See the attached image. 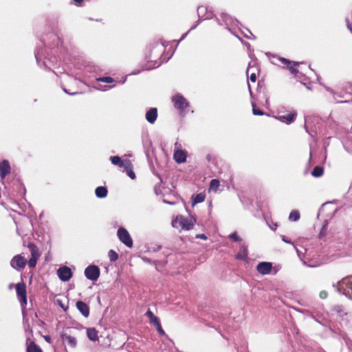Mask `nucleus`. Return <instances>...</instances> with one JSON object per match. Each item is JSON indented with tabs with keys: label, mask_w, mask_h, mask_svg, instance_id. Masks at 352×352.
Wrapping results in <instances>:
<instances>
[{
	"label": "nucleus",
	"mask_w": 352,
	"mask_h": 352,
	"mask_svg": "<svg viewBox=\"0 0 352 352\" xmlns=\"http://www.w3.org/2000/svg\"><path fill=\"white\" fill-rule=\"evenodd\" d=\"M182 229L190 230L192 229L195 220L192 218H187L182 216Z\"/></svg>",
	"instance_id": "nucleus-12"
},
{
	"label": "nucleus",
	"mask_w": 352,
	"mask_h": 352,
	"mask_svg": "<svg viewBox=\"0 0 352 352\" xmlns=\"http://www.w3.org/2000/svg\"><path fill=\"white\" fill-rule=\"evenodd\" d=\"M220 186V182L217 179H213L210 181V188L214 191H217Z\"/></svg>",
	"instance_id": "nucleus-27"
},
{
	"label": "nucleus",
	"mask_w": 352,
	"mask_h": 352,
	"mask_svg": "<svg viewBox=\"0 0 352 352\" xmlns=\"http://www.w3.org/2000/svg\"><path fill=\"white\" fill-rule=\"evenodd\" d=\"M276 59L282 64H283L284 66H285L289 69V71L294 76H296L298 74L299 72L297 69V67L299 66V65L301 63L290 61L287 58L280 57H277Z\"/></svg>",
	"instance_id": "nucleus-5"
},
{
	"label": "nucleus",
	"mask_w": 352,
	"mask_h": 352,
	"mask_svg": "<svg viewBox=\"0 0 352 352\" xmlns=\"http://www.w3.org/2000/svg\"><path fill=\"white\" fill-rule=\"evenodd\" d=\"M296 116L297 113L295 111H287L278 113L275 118L282 122L289 124L296 120Z\"/></svg>",
	"instance_id": "nucleus-3"
},
{
	"label": "nucleus",
	"mask_w": 352,
	"mask_h": 352,
	"mask_svg": "<svg viewBox=\"0 0 352 352\" xmlns=\"http://www.w3.org/2000/svg\"><path fill=\"white\" fill-rule=\"evenodd\" d=\"M28 248H29L30 253H31V257H35L38 258L41 256V253L39 252V250L38 247L32 242H29L28 244Z\"/></svg>",
	"instance_id": "nucleus-16"
},
{
	"label": "nucleus",
	"mask_w": 352,
	"mask_h": 352,
	"mask_svg": "<svg viewBox=\"0 0 352 352\" xmlns=\"http://www.w3.org/2000/svg\"><path fill=\"white\" fill-rule=\"evenodd\" d=\"M38 258L31 257L28 261V265L30 267L33 268L36 266Z\"/></svg>",
	"instance_id": "nucleus-32"
},
{
	"label": "nucleus",
	"mask_w": 352,
	"mask_h": 352,
	"mask_svg": "<svg viewBox=\"0 0 352 352\" xmlns=\"http://www.w3.org/2000/svg\"><path fill=\"white\" fill-rule=\"evenodd\" d=\"M98 331L95 328H88L87 329V335L88 338L91 341H97L98 340Z\"/></svg>",
	"instance_id": "nucleus-19"
},
{
	"label": "nucleus",
	"mask_w": 352,
	"mask_h": 352,
	"mask_svg": "<svg viewBox=\"0 0 352 352\" xmlns=\"http://www.w3.org/2000/svg\"><path fill=\"white\" fill-rule=\"evenodd\" d=\"M111 162L114 165H118L120 167H124L125 161H122L119 156L111 157Z\"/></svg>",
	"instance_id": "nucleus-25"
},
{
	"label": "nucleus",
	"mask_w": 352,
	"mask_h": 352,
	"mask_svg": "<svg viewBox=\"0 0 352 352\" xmlns=\"http://www.w3.org/2000/svg\"><path fill=\"white\" fill-rule=\"evenodd\" d=\"M157 117V109L156 108H151L146 113V119L151 124H153L155 122Z\"/></svg>",
	"instance_id": "nucleus-15"
},
{
	"label": "nucleus",
	"mask_w": 352,
	"mask_h": 352,
	"mask_svg": "<svg viewBox=\"0 0 352 352\" xmlns=\"http://www.w3.org/2000/svg\"><path fill=\"white\" fill-rule=\"evenodd\" d=\"M108 256H109L110 261H111V262H114L118 259V253L113 250H111L109 251Z\"/></svg>",
	"instance_id": "nucleus-28"
},
{
	"label": "nucleus",
	"mask_w": 352,
	"mask_h": 352,
	"mask_svg": "<svg viewBox=\"0 0 352 352\" xmlns=\"http://www.w3.org/2000/svg\"><path fill=\"white\" fill-rule=\"evenodd\" d=\"M182 216H177L176 218L173 219L172 221V226L173 228H175L177 229H182Z\"/></svg>",
	"instance_id": "nucleus-26"
},
{
	"label": "nucleus",
	"mask_w": 352,
	"mask_h": 352,
	"mask_svg": "<svg viewBox=\"0 0 352 352\" xmlns=\"http://www.w3.org/2000/svg\"><path fill=\"white\" fill-rule=\"evenodd\" d=\"M156 47H160V49H161V51H162V50H163V46H162V45H157V46H156Z\"/></svg>",
	"instance_id": "nucleus-43"
},
{
	"label": "nucleus",
	"mask_w": 352,
	"mask_h": 352,
	"mask_svg": "<svg viewBox=\"0 0 352 352\" xmlns=\"http://www.w3.org/2000/svg\"><path fill=\"white\" fill-rule=\"evenodd\" d=\"M28 263L27 259L21 256V254H17L14 256L11 261L10 265L15 270H19L21 269H23Z\"/></svg>",
	"instance_id": "nucleus-8"
},
{
	"label": "nucleus",
	"mask_w": 352,
	"mask_h": 352,
	"mask_svg": "<svg viewBox=\"0 0 352 352\" xmlns=\"http://www.w3.org/2000/svg\"><path fill=\"white\" fill-rule=\"evenodd\" d=\"M157 332L159 333L160 335L161 336H164L165 334V331H164V329H162V326H161V324H158V325H157L155 327Z\"/></svg>",
	"instance_id": "nucleus-34"
},
{
	"label": "nucleus",
	"mask_w": 352,
	"mask_h": 352,
	"mask_svg": "<svg viewBox=\"0 0 352 352\" xmlns=\"http://www.w3.org/2000/svg\"><path fill=\"white\" fill-rule=\"evenodd\" d=\"M118 236L120 241L126 246L131 248L133 246V241L129 232L124 228H120L117 232Z\"/></svg>",
	"instance_id": "nucleus-6"
},
{
	"label": "nucleus",
	"mask_w": 352,
	"mask_h": 352,
	"mask_svg": "<svg viewBox=\"0 0 352 352\" xmlns=\"http://www.w3.org/2000/svg\"><path fill=\"white\" fill-rule=\"evenodd\" d=\"M250 79L252 82H255L257 77L255 73H251L250 75Z\"/></svg>",
	"instance_id": "nucleus-39"
},
{
	"label": "nucleus",
	"mask_w": 352,
	"mask_h": 352,
	"mask_svg": "<svg viewBox=\"0 0 352 352\" xmlns=\"http://www.w3.org/2000/svg\"><path fill=\"white\" fill-rule=\"evenodd\" d=\"M76 307L84 317L87 318L89 316V307L85 302L81 300L78 301Z\"/></svg>",
	"instance_id": "nucleus-13"
},
{
	"label": "nucleus",
	"mask_w": 352,
	"mask_h": 352,
	"mask_svg": "<svg viewBox=\"0 0 352 352\" xmlns=\"http://www.w3.org/2000/svg\"><path fill=\"white\" fill-rule=\"evenodd\" d=\"M252 107H253V109H252V111H253V113L254 115H256V116H263L264 114L263 111L259 109H256L255 107V104H252Z\"/></svg>",
	"instance_id": "nucleus-33"
},
{
	"label": "nucleus",
	"mask_w": 352,
	"mask_h": 352,
	"mask_svg": "<svg viewBox=\"0 0 352 352\" xmlns=\"http://www.w3.org/2000/svg\"><path fill=\"white\" fill-rule=\"evenodd\" d=\"M145 315L148 318L149 322L153 324L155 327L160 323L159 318L150 309L147 310Z\"/></svg>",
	"instance_id": "nucleus-18"
},
{
	"label": "nucleus",
	"mask_w": 352,
	"mask_h": 352,
	"mask_svg": "<svg viewBox=\"0 0 352 352\" xmlns=\"http://www.w3.org/2000/svg\"><path fill=\"white\" fill-rule=\"evenodd\" d=\"M205 195L202 194V193H199L196 195H193L192 197V206L197 204H199V203H201L204 201L205 199Z\"/></svg>",
	"instance_id": "nucleus-24"
},
{
	"label": "nucleus",
	"mask_w": 352,
	"mask_h": 352,
	"mask_svg": "<svg viewBox=\"0 0 352 352\" xmlns=\"http://www.w3.org/2000/svg\"><path fill=\"white\" fill-rule=\"evenodd\" d=\"M172 102L174 107L177 109L180 113H183L185 109L188 107V102L186 99L180 94H176L172 98Z\"/></svg>",
	"instance_id": "nucleus-4"
},
{
	"label": "nucleus",
	"mask_w": 352,
	"mask_h": 352,
	"mask_svg": "<svg viewBox=\"0 0 352 352\" xmlns=\"http://www.w3.org/2000/svg\"><path fill=\"white\" fill-rule=\"evenodd\" d=\"M27 352H43V351L34 342H31L27 347Z\"/></svg>",
	"instance_id": "nucleus-22"
},
{
	"label": "nucleus",
	"mask_w": 352,
	"mask_h": 352,
	"mask_svg": "<svg viewBox=\"0 0 352 352\" xmlns=\"http://www.w3.org/2000/svg\"><path fill=\"white\" fill-rule=\"evenodd\" d=\"M338 290L346 296L352 299V275L343 278L338 283Z\"/></svg>",
	"instance_id": "nucleus-1"
},
{
	"label": "nucleus",
	"mask_w": 352,
	"mask_h": 352,
	"mask_svg": "<svg viewBox=\"0 0 352 352\" xmlns=\"http://www.w3.org/2000/svg\"><path fill=\"white\" fill-rule=\"evenodd\" d=\"M56 303L65 311H66L68 308H69V305H68V301H66V302H63L62 300L60 299H57L56 300Z\"/></svg>",
	"instance_id": "nucleus-30"
},
{
	"label": "nucleus",
	"mask_w": 352,
	"mask_h": 352,
	"mask_svg": "<svg viewBox=\"0 0 352 352\" xmlns=\"http://www.w3.org/2000/svg\"><path fill=\"white\" fill-rule=\"evenodd\" d=\"M11 172V167L7 160L0 162V178L4 179Z\"/></svg>",
	"instance_id": "nucleus-10"
},
{
	"label": "nucleus",
	"mask_w": 352,
	"mask_h": 352,
	"mask_svg": "<svg viewBox=\"0 0 352 352\" xmlns=\"http://www.w3.org/2000/svg\"><path fill=\"white\" fill-rule=\"evenodd\" d=\"M107 189L103 186H99L96 188L95 193L98 198H104L107 195Z\"/></svg>",
	"instance_id": "nucleus-21"
},
{
	"label": "nucleus",
	"mask_w": 352,
	"mask_h": 352,
	"mask_svg": "<svg viewBox=\"0 0 352 352\" xmlns=\"http://www.w3.org/2000/svg\"><path fill=\"white\" fill-rule=\"evenodd\" d=\"M61 338L63 340L67 341L71 347L74 348L76 346L77 342L74 337L67 335L66 333H63Z\"/></svg>",
	"instance_id": "nucleus-20"
},
{
	"label": "nucleus",
	"mask_w": 352,
	"mask_h": 352,
	"mask_svg": "<svg viewBox=\"0 0 352 352\" xmlns=\"http://www.w3.org/2000/svg\"><path fill=\"white\" fill-rule=\"evenodd\" d=\"M196 238L197 239H204V240L207 239V236L204 234H197V235H196Z\"/></svg>",
	"instance_id": "nucleus-40"
},
{
	"label": "nucleus",
	"mask_w": 352,
	"mask_h": 352,
	"mask_svg": "<svg viewBox=\"0 0 352 352\" xmlns=\"http://www.w3.org/2000/svg\"><path fill=\"white\" fill-rule=\"evenodd\" d=\"M283 240H284V241H285V242H286V243H289V241H287V240H285V239H283Z\"/></svg>",
	"instance_id": "nucleus-45"
},
{
	"label": "nucleus",
	"mask_w": 352,
	"mask_h": 352,
	"mask_svg": "<svg viewBox=\"0 0 352 352\" xmlns=\"http://www.w3.org/2000/svg\"><path fill=\"white\" fill-rule=\"evenodd\" d=\"M327 224L324 225L320 234H319V237L320 238H322V236H324L325 234V231L327 230Z\"/></svg>",
	"instance_id": "nucleus-36"
},
{
	"label": "nucleus",
	"mask_w": 352,
	"mask_h": 352,
	"mask_svg": "<svg viewBox=\"0 0 352 352\" xmlns=\"http://www.w3.org/2000/svg\"><path fill=\"white\" fill-rule=\"evenodd\" d=\"M76 93H72L70 94L71 95H74V94H76Z\"/></svg>",
	"instance_id": "nucleus-46"
},
{
	"label": "nucleus",
	"mask_w": 352,
	"mask_h": 352,
	"mask_svg": "<svg viewBox=\"0 0 352 352\" xmlns=\"http://www.w3.org/2000/svg\"><path fill=\"white\" fill-rule=\"evenodd\" d=\"M124 168L126 170V172L128 175V176L132 179H134L135 178V174L133 171V165L130 160H125V164H124Z\"/></svg>",
	"instance_id": "nucleus-17"
},
{
	"label": "nucleus",
	"mask_w": 352,
	"mask_h": 352,
	"mask_svg": "<svg viewBox=\"0 0 352 352\" xmlns=\"http://www.w3.org/2000/svg\"><path fill=\"white\" fill-rule=\"evenodd\" d=\"M173 159L179 164L183 163L186 160V151L177 149L175 151L173 154Z\"/></svg>",
	"instance_id": "nucleus-14"
},
{
	"label": "nucleus",
	"mask_w": 352,
	"mask_h": 352,
	"mask_svg": "<svg viewBox=\"0 0 352 352\" xmlns=\"http://www.w3.org/2000/svg\"><path fill=\"white\" fill-rule=\"evenodd\" d=\"M44 339L48 343H51V337L50 336H44Z\"/></svg>",
	"instance_id": "nucleus-42"
},
{
	"label": "nucleus",
	"mask_w": 352,
	"mask_h": 352,
	"mask_svg": "<svg viewBox=\"0 0 352 352\" xmlns=\"http://www.w3.org/2000/svg\"><path fill=\"white\" fill-rule=\"evenodd\" d=\"M230 238L234 241H239L241 240L239 235L234 232L230 236Z\"/></svg>",
	"instance_id": "nucleus-35"
},
{
	"label": "nucleus",
	"mask_w": 352,
	"mask_h": 352,
	"mask_svg": "<svg viewBox=\"0 0 352 352\" xmlns=\"http://www.w3.org/2000/svg\"><path fill=\"white\" fill-rule=\"evenodd\" d=\"M324 168L322 166H316L311 171V175L314 177H319L323 175Z\"/></svg>",
	"instance_id": "nucleus-23"
},
{
	"label": "nucleus",
	"mask_w": 352,
	"mask_h": 352,
	"mask_svg": "<svg viewBox=\"0 0 352 352\" xmlns=\"http://www.w3.org/2000/svg\"><path fill=\"white\" fill-rule=\"evenodd\" d=\"M100 269L96 265H89L85 270V275L86 278L92 281L97 280L100 276Z\"/></svg>",
	"instance_id": "nucleus-7"
},
{
	"label": "nucleus",
	"mask_w": 352,
	"mask_h": 352,
	"mask_svg": "<svg viewBox=\"0 0 352 352\" xmlns=\"http://www.w3.org/2000/svg\"><path fill=\"white\" fill-rule=\"evenodd\" d=\"M249 73H250V69H248L247 70V75H248V76L249 75Z\"/></svg>",
	"instance_id": "nucleus-44"
},
{
	"label": "nucleus",
	"mask_w": 352,
	"mask_h": 352,
	"mask_svg": "<svg viewBox=\"0 0 352 352\" xmlns=\"http://www.w3.org/2000/svg\"><path fill=\"white\" fill-rule=\"evenodd\" d=\"M57 274L61 280L67 281L72 278V272L69 267L64 266L57 270Z\"/></svg>",
	"instance_id": "nucleus-9"
},
{
	"label": "nucleus",
	"mask_w": 352,
	"mask_h": 352,
	"mask_svg": "<svg viewBox=\"0 0 352 352\" xmlns=\"http://www.w3.org/2000/svg\"><path fill=\"white\" fill-rule=\"evenodd\" d=\"M206 10V8L204 6H199L197 8V13L198 15L200 16L201 14L204 13Z\"/></svg>",
	"instance_id": "nucleus-38"
},
{
	"label": "nucleus",
	"mask_w": 352,
	"mask_h": 352,
	"mask_svg": "<svg viewBox=\"0 0 352 352\" xmlns=\"http://www.w3.org/2000/svg\"><path fill=\"white\" fill-rule=\"evenodd\" d=\"M300 218V213L297 210H293L290 212L289 214V219L291 220V221H296L297 220H298Z\"/></svg>",
	"instance_id": "nucleus-29"
},
{
	"label": "nucleus",
	"mask_w": 352,
	"mask_h": 352,
	"mask_svg": "<svg viewBox=\"0 0 352 352\" xmlns=\"http://www.w3.org/2000/svg\"><path fill=\"white\" fill-rule=\"evenodd\" d=\"M16 292L21 307L25 308L27 305V290L25 284L23 282L18 283L16 285Z\"/></svg>",
	"instance_id": "nucleus-2"
},
{
	"label": "nucleus",
	"mask_w": 352,
	"mask_h": 352,
	"mask_svg": "<svg viewBox=\"0 0 352 352\" xmlns=\"http://www.w3.org/2000/svg\"><path fill=\"white\" fill-rule=\"evenodd\" d=\"M98 81L106 82V83H111L114 81L113 78L110 76H106V77H101L97 79Z\"/></svg>",
	"instance_id": "nucleus-31"
},
{
	"label": "nucleus",
	"mask_w": 352,
	"mask_h": 352,
	"mask_svg": "<svg viewBox=\"0 0 352 352\" xmlns=\"http://www.w3.org/2000/svg\"><path fill=\"white\" fill-rule=\"evenodd\" d=\"M327 296H328V293H327V291L323 290V291H321V292H320V297L322 299H325V298H327Z\"/></svg>",
	"instance_id": "nucleus-37"
},
{
	"label": "nucleus",
	"mask_w": 352,
	"mask_h": 352,
	"mask_svg": "<svg viewBox=\"0 0 352 352\" xmlns=\"http://www.w3.org/2000/svg\"><path fill=\"white\" fill-rule=\"evenodd\" d=\"M272 268V265L271 263L268 262H262L258 264L256 267V270L258 273L265 275L270 273Z\"/></svg>",
	"instance_id": "nucleus-11"
},
{
	"label": "nucleus",
	"mask_w": 352,
	"mask_h": 352,
	"mask_svg": "<svg viewBox=\"0 0 352 352\" xmlns=\"http://www.w3.org/2000/svg\"><path fill=\"white\" fill-rule=\"evenodd\" d=\"M83 1L84 0H73V2L77 6H80Z\"/></svg>",
	"instance_id": "nucleus-41"
}]
</instances>
